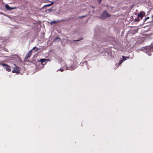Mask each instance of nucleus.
Returning a JSON list of instances; mask_svg holds the SVG:
<instances>
[{
    "mask_svg": "<svg viewBox=\"0 0 153 153\" xmlns=\"http://www.w3.org/2000/svg\"><path fill=\"white\" fill-rule=\"evenodd\" d=\"M97 1H98V2L99 4H100L101 3V0H97Z\"/></svg>",
    "mask_w": 153,
    "mask_h": 153,
    "instance_id": "16",
    "label": "nucleus"
},
{
    "mask_svg": "<svg viewBox=\"0 0 153 153\" xmlns=\"http://www.w3.org/2000/svg\"><path fill=\"white\" fill-rule=\"evenodd\" d=\"M48 11V12H51L52 11V10L51 9H49L46 10V12Z\"/></svg>",
    "mask_w": 153,
    "mask_h": 153,
    "instance_id": "11",
    "label": "nucleus"
},
{
    "mask_svg": "<svg viewBox=\"0 0 153 153\" xmlns=\"http://www.w3.org/2000/svg\"><path fill=\"white\" fill-rule=\"evenodd\" d=\"M57 39H60V38L59 37H57L54 39V40L56 41V40H57Z\"/></svg>",
    "mask_w": 153,
    "mask_h": 153,
    "instance_id": "14",
    "label": "nucleus"
},
{
    "mask_svg": "<svg viewBox=\"0 0 153 153\" xmlns=\"http://www.w3.org/2000/svg\"><path fill=\"white\" fill-rule=\"evenodd\" d=\"M86 16H82L80 17L79 18H82V17H85Z\"/></svg>",
    "mask_w": 153,
    "mask_h": 153,
    "instance_id": "19",
    "label": "nucleus"
},
{
    "mask_svg": "<svg viewBox=\"0 0 153 153\" xmlns=\"http://www.w3.org/2000/svg\"><path fill=\"white\" fill-rule=\"evenodd\" d=\"M38 49H37L36 50V51H38Z\"/></svg>",
    "mask_w": 153,
    "mask_h": 153,
    "instance_id": "21",
    "label": "nucleus"
},
{
    "mask_svg": "<svg viewBox=\"0 0 153 153\" xmlns=\"http://www.w3.org/2000/svg\"><path fill=\"white\" fill-rule=\"evenodd\" d=\"M19 68L18 67H16L12 71L13 73H19L20 72Z\"/></svg>",
    "mask_w": 153,
    "mask_h": 153,
    "instance_id": "2",
    "label": "nucleus"
},
{
    "mask_svg": "<svg viewBox=\"0 0 153 153\" xmlns=\"http://www.w3.org/2000/svg\"><path fill=\"white\" fill-rule=\"evenodd\" d=\"M3 65L7 71H10L11 69L10 67L9 66L5 64H3Z\"/></svg>",
    "mask_w": 153,
    "mask_h": 153,
    "instance_id": "5",
    "label": "nucleus"
},
{
    "mask_svg": "<svg viewBox=\"0 0 153 153\" xmlns=\"http://www.w3.org/2000/svg\"><path fill=\"white\" fill-rule=\"evenodd\" d=\"M149 19V17H147L146 18V19H145V20H144V22L146 21V20L147 19Z\"/></svg>",
    "mask_w": 153,
    "mask_h": 153,
    "instance_id": "13",
    "label": "nucleus"
},
{
    "mask_svg": "<svg viewBox=\"0 0 153 153\" xmlns=\"http://www.w3.org/2000/svg\"><path fill=\"white\" fill-rule=\"evenodd\" d=\"M122 56L123 57V59L121 60V61L120 62L119 64H121L123 61L126 60L127 58H129V57H125L124 56Z\"/></svg>",
    "mask_w": 153,
    "mask_h": 153,
    "instance_id": "8",
    "label": "nucleus"
},
{
    "mask_svg": "<svg viewBox=\"0 0 153 153\" xmlns=\"http://www.w3.org/2000/svg\"><path fill=\"white\" fill-rule=\"evenodd\" d=\"M145 15V13L143 12H140L138 14L137 16L138 17H140L141 19H142Z\"/></svg>",
    "mask_w": 153,
    "mask_h": 153,
    "instance_id": "3",
    "label": "nucleus"
},
{
    "mask_svg": "<svg viewBox=\"0 0 153 153\" xmlns=\"http://www.w3.org/2000/svg\"><path fill=\"white\" fill-rule=\"evenodd\" d=\"M150 22V21H149V22H147V23H148V22Z\"/></svg>",
    "mask_w": 153,
    "mask_h": 153,
    "instance_id": "23",
    "label": "nucleus"
},
{
    "mask_svg": "<svg viewBox=\"0 0 153 153\" xmlns=\"http://www.w3.org/2000/svg\"><path fill=\"white\" fill-rule=\"evenodd\" d=\"M92 7V8H94V7Z\"/></svg>",
    "mask_w": 153,
    "mask_h": 153,
    "instance_id": "22",
    "label": "nucleus"
},
{
    "mask_svg": "<svg viewBox=\"0 0 153 153\" xmlns=\"http://www.w3.org/2000/svg\"><path fill=\"white\" fill-rule=\"evenodd\" d=\"M111 16L106 11H104L101 14L100 16V18L102 19H106L107 17H110Z\"/></svg>",
    "mask_w": 153,
    "mask_h": 153,
    "instance_id": "1",
    "label": "nucleus"
},
{
    "mask_svg": "<svg viewBox=\"0 0 153 153\" xmlns=\"http://www.w3.org/2000/svg\"><path fill=\"white\" fill-rule=\"evenodd\" d=\"M68 69V68H67L66 69V70H67Z\"/></svg>",
    "mask_w": 153,
    "mask_h": 153,
    "instance_id": "24",
    "label": "nucleus"
},
{
    "mask_svg": "<svg viewBox=\"0 0 153 153\" xmlns=\"http://www.w3.org/2000/svg\"><path fill=\"white\" fill-rule=\"evenodd\" d=\"M32 54V50L30 51L28 53L27 56L25 57V60H26L29 58Z\"/></svg>",
    "mask_w": 153,
    "mask_h": 153,
    "instance_id": "4",
    "label": "nucleus"
},
{
    "mask_svg": "<svg viewBox=\"0 0 153 153\" xmlns=\"http://www.w3.org/2000/svg\"><path fill=\"white\" fill-rule=\"evenodd\" d=\"M83 39V37H81L79 38V39L77 40H73V41H70V43L71 44H73V43H74V41H75V42H78V41H80V40H82Z\"/></svg>",
    "mask_w": 153,
    "mask_h": 153,
    "instance_id": "7",
    "label": "nucleus"
},
{
    "mask_svg": "<svg viewBox=\"0 0 153 153\" xmlns=\"http://www.w3.org/2000/svg\"><path fill=\"white\" fill-rule=\"evenodd\" d=\"M49 59H40V61L42 62H44L45 61H49Z\"/></svg>",
    "mask_w": 153,
    "mask_h": 153,
    "instance_id": "9",
    "label": "nucleus"
},
{
    "mask_svg": "<svg viewBox=\"0 0 153 153\" xmlns=\"http://www.w3.org/2000/svg\"><path fill=\"white\" fill-rule=\"evenodd\" d=\"M49 6H50V4H48L45 5L44 6V7Z\"/></svg>",
    "mask_w": 153,
    "mask_h": 153,
    "instance_id": "15",
    "label": "nucleus"
},
{
    "mask_svg": "<svg viewBox=\"0 0 153 153\" xmlns=\"http://www.w3.org/2000/svg\"><path fill=\"white\" fill-rule=\"evenodd\" d=\"M35 48H36V47H34V48H33V49H35Z\"/></svg>",
    "mask_w": 153,
    "mask_h": 153,
    "instance_id": "20",
    "label": "nucleus"
},
{
    "mask_svg": "<svg viewBox=\"0 0 153 153\" xmlns=\"http://www.w3.org/2000/svg\"><path fill=\"white\" fill-rule=\"evenodd\" d=\"M53 4V3L52 2H51V4H50V6H51V5H52Z\"/></svg>",
    "mask_w": 153,
    "mask_h": 153,
    "instance_id": "18",
    "label": "nucleus"
},
{
    "mask_svg": "<svg viewBox=\"0 0 153 153\" xmlns=\"http://www.w3.org/2000/svg\"><path fill=\"white\" fill-rule=\"evenodd\" d=\"M59 71H61V72H62L63 71V70L62 69H59Z\"/></svg>",
    "mask_w": 153,
    "mask_h": 153,
    "instance_id": "17",
    "label": "nucleus"
},
{
    "mask_svg": "<svg viewBox=\"0 0 153 153\" xmlns=\"http://www.w3.org/2000/svg\"><path fill=\"white\" fill-rule=\"evenodd\" d=\"M59 22V21H52L50 23V24L51 25H52L53 24L56 23L58 22Z\"/></svg>",
    "mask_w": 153,
    "mask_h": 153,
    "instance_id": "10",
    "label": "nucleus"
},
{
    "mask_svg": "<svg viewBox=\"0 0 153 153\" xmlns=\"http://www.w3.org/2000/svg\"><path fill=\"white\" fill-rule=\"evenodd\" d=\"M5 6L7 10H11L13 9H16V7H11L8 4H6Z\"/></svg>",
    "mask_w": 153,
    "mask_h": 153,
    "instance_id": "6",
    "label": "nucleus"
},
{
    "mask_svg": "<svg viewBox=\"0 0 153 153\" xmlns=\"http://www.w3.org/2000/svg\"><path fill=\"white\" fill-rule=\"evenodd\" d=\"M134 21L136 22H139L140 21V19L139 18H137L135 19Z\"/></svg>",
    "mask_w": 153,
    "mask_h": 153,
    "instance_id": "12",
    "label": "nucleus"
}]
</instances>
